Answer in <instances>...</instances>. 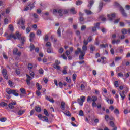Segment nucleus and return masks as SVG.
Listing matches in <instances>:
<instances>
[{"label":"nucleus","mask_w":130,"mask_h":130,"mask_svg":"<svg viewBox=\"0 0 130 130\" xmlns=\"http://www.w3.org/2000/svg\"><path fill=\"white\" fill-rule=\"evenodd\" d=\"M7 38L8 39H11V38H14V39H19V40H20V41H22V44L23 45L25 44V42H26V38L25 37H22V35L21 34H19V32H16L15 35H10L7 36Z\"/></svg>","instance_id":"nucleus-1"},{"label":"nucleus","mask_w":130,"mask_h":130,"mask_svg":"<svg viewBox=\"0 0 130 130\" xmlns=\"http://www.w3.org/2000/svg\"><path fill=\"white\" fill-rule=\"evenodd\" d=\"M7 74H8V71H7V69H3L2 70V74L4 78H5L6 80H8V79H9V77L8 76Z\"/></svg>","instance_id":"nucleus-2"},{"label":"nucleus","mask_w":130,"mask_h":130,"mask_svg":"<svg viewBox=\"0 0 130 130\" xmlns=\"http://www.w3.org/2000/svg\"><path fill=\"white\" fill-rule=\"evenodd\" d=\"M26 83L28 86H30L31 85V82L30 81L34 78L32 77V76H30V75L28 74H26Z\"/></svg>","instance_id":"nucleus-3"},{"label":"nucleus","mask_w":130,"mask_h":130,"mask_svg":"<svg viewBox=\"0 0 130 130\" xmlns=\"http://www.w3.org/2000/svg\"><path fill=\"white\" fill-rule=\"evenodd\" d=\"M119 11L121 12V14L122 15L123 17H127V14L125 13V11L124 9L122 7H119Z\"/></svg>","instance_id":"nucleus-4"},{"label":"nucleus","mask_w":130,"mask_h":130,"mask_svg":"<svg viewBox=\"0 0 130 130\" xmlns=\"http://www.w3.org/2000/svg\"><path fill=\"white\" fill-rule=\"evenodd\" d=\"M119 95L122 99V100H124V99L125 98V91L123 90L122 91H120L119 92Z\"/></svg>","instance_id":"nucleus-5"},{"label":"nucleus","mask_w":130,"mask_h":130,"mask_svg":"<svg viewBox=\"0 0 130 130\" xmlns=\"http://www.w3.org/2000/svg\"><path fill=\"white\" fill-rule=\"evenodd\" d=\"M116 14L115 13L111 14V15L108 14L107 17L110 21H112L113 18H115Z\"/></svg>","instance_id":"nucleus-6"},{"label":"nucleus","mask_w":130,"mask_h":130,"mask_svg":"<svg viewBox=\"0 0 130 130\" xmlns=\"http://www.w3.org/2000/svg\"><path fill=\"white\" fill-rule=\"evenodd\" d=\"M16 104H17V103L16 102L10 103L8 105V107H9L10 109H13L15 107L14 105H16Z\"/></svg>","instance_id":"nucleus-7"},{"label":"nucleus","mask_w":130,"mask_h":130,"mask_svg":"<svg viewBox=\"0 0 130 130\" xmlns=\"http://www.w3.org/2000/svg\"><path fill=\"white\" fill-rule=\"evenodd\" d=\"M25 22H26V20L24 18H21L19 19V21L17 22V24L18 25L20 24L21 25H25Z\"/></svg>","instance_id":"nucleus-8"},{"label":"nucleus","mask_w":130,"mask_h":130,"mask_svg":"<svg viewBox=\"0 0 130 130\" xmlns=\"http://www.w3.org/2000/svg\"><path fill=\"white\" fill-rule=\"evenodd\" d=\"M86 53L81 51V53H80V55H79V59L80 60H84V56H85V54Z\"/></svg>","instance_id":"nucleus-9"},{"label":"nucleus","mask_w":130,"mask_h":130,"mask_svg":"<svg viewBox=\"0 0 130 130\" xmlns=\"http://www.w3.org/2000/svg\"><path fill=\"white\" fill-rule=\"evenodd\" d=\"M85 87H87V83L86 82H83L80 86L81 90H85Z\"/></svg>","instance_id":"nucleus-10"},{"label":"nucleus","mask_w":130,"mask_h":130,"mask_svg":"<svg viewBox=\"0 0 130 130\" xmlns=\"http://www.w3.org/2000/svg\"><path fill=\"white\" fill-rule=\"evenodd\" d=\"M108 47V44L106 43L105 44H101L100 45V48H107Z\"/></svg>","instance_id":"nucleus-11"},{"label":"nucleus","mask_w":130,"mask_h":130,"mask_svg":"<svg viewBox=\"0 0 130 130\" xmlns=\"http://www.w3.org/2000/svg\"><path fill=\"white\" fill-rule=\"evenodd\" d=\"M116 52L119 53H122L123 52V49H122V47H119L117 49Z\"/></svg>","instance_id":"nucleus-12"},{"label":"nucleus","mask_w":130,"mask_h":130,"mask_svg":"<svg viewBox=\"0 0 130 130\" xmlns=\"http://www.w3.org/2000/svg\"><path fill=\"white\" fill-rule=\"evenodd\" d=\"M88 50V47L86 45H83L82 46V51L86 53V51Z\"/></svg>","instance_id":"nucleus-13"},{"label":"nucleus","mask_w":130,"mask_h":130,"mask_svg":"<svg viewBox=\"0 0 130 130\" xmlns=\"http://www.w3.org/2000/svg\"><path fill=\"white\" fill-rule=\"evenodd\" d=\"M60 108L62 110H64V109H66V103H64V102H62L61 103Z\"/></svg>","instance_id":"nucleus-14"},{"label":"nucleus","mask_w":130,"mask_h":130,"mask_svg":"<svg viewBox=\"0 0 130 130\" xmlns=\"http://www.w3.org/2000/svg\"><path fill=\"white\" fill-rule=\"evenodd\" d=\"M70 11L71 14H73V15H75V14H77V11H76L75 8H72L71 9H70Z\"/></svg>","instance_id":"nucleus-15"},{"label":"nucleus","mask_w":130,"mask_h":130,"mask_svg":"<svg viewBox=\"0 0 130 130\" xmlns=\"http://www.w3.org/2000/svg\"><path fill=\"white\" fill-rule=\"evenodd\" d=\"M89 4L87 6V7L88 8H89V9H91V8H92V6H93V5H94V0H91L89 2Z\"/></svg>","instance_id":"nucleus-16"},{"label":"nucleus","mask_w":130,"mask_h":130,"mask_svg":"<svg viewBox=\"0 0 130 130\" xmlns=\"http://www.w3.org/2000/svg\"><path fill=\"white\" fill-rule=\"evenodd\" d=\"M82 49L80 48H77V50L75 51L76 55H79V53H81Z\"/></svg>","instance_id":"nucleus-17"},{"label":"nucleus","mask_w":130,"mask_h":130,"mask_svg":"<svg viewBox=\"0 0 130 130\" xmlns=\"http://www.w3.org/2000/svg\"><path fill=\"white\" fill-rule=\"evenodd\" d=\"M6 92L8 94V95H11V94L12 93L13 90L10 89V88H7L6 90Z\"/></svg>","instance_id":"nucleus-18"},{"label":"nucleus","mask_w":130,"mask_h":130,"mask_svg":"<svg viewBox=\"0 0 130 130\" xmlns=\"http://www.w3.org/2000/svg\"><path fill=\"white\" fill-rule=\"evenodd\" d=\"M35 109L37 112H41V108L39 107V106H37L35 107Z\"/></svg>","instance_id":"nucleus-19"},{"label":"nucleus","mask_w":130,"mask_h":130,"mask_svg":"<svg viewBox=\"0 0 130 130\" xmlns=\"http://www.w3.org/2000/svg\"><path fill=\"white\" fill-rule=\"evenodd\" d=\"M95 49L96 47L94 46H93V45H92L90 46V53H93V52H94V51L95 50Z\"/></svg>","instance_id":"nucleus-20"},{"label":"nucleus","mask_w":130,"mask_h":130,"mask_svg":"<svg viewBox=\"0 0 130 130\" xmlns=\"http://www.w3.org/2000/svg\"><path fill=\"white\" fill-rule=\"evenodd\" d=\"M46 100H48V101H49L50 102H51L52 103H54V100H53V99L52 98H49L48 96H47L46 98Z\"/></svg>","instance_id":"nucleus-21"},{"label":"nucleus","mask_w":130,"mask_h":130,"mask_svg":"<svg viewBox=\"0 0 130 130\" xmlns=\"http://www.w3.org/2000/svg\"><path fill=\"white\" fill-rule=\"evenodd\" d=\"M57 34H58V37H61V31L60 29V27H59L57 31Z\"/></svg>","instance_id":"nucleus-22"},{"label":"nucleus","mask_w":130,"mask_h":130,"mask_svg":"<svg viewBox=\"0 0 130 130\" xmlns=\"http://www.w3.org/2000/svg\"><path fill=\"white\" fill-rule=\"evenodd\" d=\"M84 12L86 13V14H87V15H92V14H93L92 11L87 9L84 10Z\"/></svg>","instance_id":"nucleus-23"},{"label":"nucleus","mask_w":130,"mask_h":130,"mask_svg":"<svg viewBox=\"0 0 130 130\" xmlns=\"http://www.w3.org/2000/svg\"><path fill=\"white\" fill-rule=\"evenodd\" d=\"M12 94H13V95L15 96V97H18V96H19V93H18L15 90H12Z\"/></svg>","instance_id":"nucleus-24"},{"label":"nucleus","mask_w":130,"mask_h":130,"mask_svg":"<svg viewBox=\"0 0 130 130\" xmlns=\"http://www.w3.org/2000/svg\"><path fill=\"white\" fill-rule=\"evenodd\" d=\"M12 94H13V95L15 96V97H18V96H19V93H18L15 90H12Z\"/></svg>","instance_id":"nucleus-25"},{"label":"nucleus","mask_w":130,"mask_h":130,"mask_svg":"<svg viewBox=\"0 0 130 130\" xmlns=\"http://www.w3.org/2000/svg\"><path fill=\"white\" fill-rule=\"evenodd\" d=\"M36 86L39 91L40 90V89L42 88V86H41V85H40L39 83H36Z\"/></svg>","instance_id":"nucleus-26"},{"label":"nucleus","mask_w":130,"mask_h":130,"mask_svg":"<svg viewBox=\"0 0 130 130\" xmlns=\"http://www.w3.org/2000/svg\"><path fill=\"white\" fill-rule=\"evenodd\" d=\"M26 112V110H20L18 111V115H22V114H24L25 112Z\"/></svg>","instance_id":"nucleus-27"},{"label":"nucleus","mask_w":130,"mask_h":130,"mask_svg":"<svg viewBox=\"0 0 130 130\" xmlns=\"http://www.w3.org/2000/svg\"><path fill=\"white\" fill-rule=\"evenodd\" d=\"M103 7V2H101L99 5V10H100V11H101V10H102Z\"/></svg>","instance_id":"nucleus-28"},{"label":"nucleus","mask_w":130,"mask_h":130,"mask_svg":"<svg viewBox=\"0 0 130 130\" xmlns=\"http://www.w3.org/2000/svg\"><path fill=\"white\" fill-rule=\"evenodd\" d=\"M64 114L65 115H67V116H71V112L69 111H66L65 112H63Z\"/></svg>","instance_id":"nucleus-29"},{"label":"nucleus","mask_w":130,"mask_h":130,"mask_svg":"<svg viewBox=\"0 0 130 130\" xmlns=\"http://www.w3.org/2000/svg\"><path fill=\"white\" fill-rule=\"evenodd\" d=\"M28 69L29 71H32V69H33V64L29 63L28 64Z\"/></svg>","instance_id":"nucleus-30"},{"label":"nucleus","mask_w":130,"mask_h":130,"mask_svg":"<svg viewBox=\"0 0 130 130\" xmlns=\"http://www.w3.org/2000/svg\"><path fill=\"white\" fill-rule=\"evenodd\" d=\"M82 4H83V2L81 0H78L76 1V4L77 6H80V5H82Z\"/></svg>","instance_id":"nucleus-31"},{"label":"nucleus","mask_w":130,"mask_h":130,"mask_svg":"<svg viewBox=\"0 0 130 130\" xmlns=\"http://www.w3.org/2000/svg\"><path fill=\"white\" fill-rule=\"evenodd\" d=\"M53 68L54 69H56L57 70H60V67L58 65L56 64H53Z\"/></svg>","instance_id":"nucleus-32"},{"label":"nucleus","mask_w":130,"mask_h":130,"mask_svg":"<svg viewBox=\"0 0 130 130\" xmlns=\"http://www.w3.org/2000/svg\"><path fill=\"white\" fill-rule=\"evenodd\" d=\"M0 106H2V107H4L5 106H8V104H7V103L2 102L0 103Z\"/></svg>","instance_id":"nucleus-33"},{"label":"nucleus","mask_w":130,"mask_h":130,"mask_svg":"<svg viewBox=\"0 0 130 130\" xmlns=\"http://www.w3.org/2000/svg\"><path fill=\"white\" fill-rule=\"evenodd\" d=\"M121 32L122 34L125 35L127 33V30H126V29L125 28H123V29H122Z\"/></svg>","instance_id":"nucleus-34"},{"label":"nucleus","mask_w":130,"mask_h":130,"mask_svg":"<svg viewBox=\"0 0 130 130\" xmlns=\"http://www.w3.org/2000/svg\"><path fill=\"white\" fill-rule=\"evenodd\" d=\"M35 48V47L34 46V45H33V44H30V51H32Z\"/></svg>","instance_id":"nucleus-35"},{"label":"nucleus","mask_w":130,"mask_h":130,"mask_svg":"<svg viewBox=\"0 0 130 130\" xmlns=\"http://www.w3.org/2000/svg\"><path fill=\"white\" fill-rule=\"evenodd\" d=\"M114 85L115 86V87L116 88H117L119 86V84H118V81H115V82L114 83Z\"/></svg>","instance_id":"nucleus-36"},{"label":"nucleus","mask_w":130,"mask_h":130,"mask_svg":"<svg viewBox=\"0 0 130 130\" xmlns=\"http://www.w3.org/2000/svg\"><path fill=\"white\" fill-rule=\"evenodd\" d=\"M58 14H59V16H60V17H62L63 15H62V9H59V10H58Z\"/></svg>","instance_id":"nucleus-37"},{"label":"nucleus","mask_w":130,"mask_h":130,"mask_svg":"<svg viewBox=\"0 0 130 130\" xmlns=\"http://www.w3.org/2000/svg\"><path fill=\"white\" fill-rule=\"evenodd\" d=\"M92 101L93 102H96V101H97V100H98V98H97V96L94 95L92 96Z\"/></svg>","instance_id":"nucleus-38"},{"label":"nucleus","mask_w":130,"mask_h":130,"mask_svg":"<svg viewBox=\"0 0 130 130\" xmlns=\"http://www.w3.org/2000/svg\"><path fill=\"white\" fill-rule=\"evenodd\" d=\"M93 101V97L88 96L87 98V102H92Z\"/></svg>","instance_id":"nucleus-39"},{"label":"nucleus","mask_w":130,"mask_h":130,"mask_svg":"<svg viewBox=\"0 0 130 130\" xmlns=\"http://www.w3.org/2000/svg\"><path fill=\"white\" fill-rule=\"evenodd\" d=\"M44 114H45L46 116H49V114H48V112H47V110H46V109L44 110Z\"/></svg>","instance_id":"nucleus-40"},{"label":"nucleus","mask_w":130,"mask_h":130,"mask_svg":"<svg viewBox=\"0 0 130 130\" xmlns=\"http://www.w3.org/2000/svg\"><path fill=\"white\" fill-rule=\"evenodd\" d=\"M89 43L88 41H87L86 39H84L83 40V45H85L87 46V45H88V44Z\"/></svg>","instance_id":"nucleus-41"},{"label":"nucleus","mask_w":130,"mask_h":130,"mask_svg":"<svg viewBox=\"0 0 130 130\" xmlns=\"http://www.w3.org/2000/svg\"><path fill=\"white\" fill-rule=\"evenodd\" d=\"M47 52H48V53H52V49H51V48H47Z\"/></svg>","instance_id":"nucleus-42"},{"label":"nucleus","mask_w":130,"mask_h":130,"mask_svg":"<svg viewBox=\"0 0 130 130\" xmlns=\"http://www.w3.org/2000/svg\"><path fill=\"white\" fill-rule=\"evenodd\" d=\"M29 73L31 77H32V78H34V76H35V74L33 71H32V70L29 71Z\"/></svg>","instance_id":"nucleus-43"},{"label":"nucleus","mask_w":130,"mask_h":130,"mask_svg":"<svg viewBox=\"0 0 130 130\" xmlns=\"http://www.w3.org/2000/svg\"><path fill=\"white\" fill-rule=\"evenodd\" d=\"M77 101H78L79 104L81 105V106H82L83 105V102L81 101V99H78Z\"/></svg>","instance_id":"nucleus-44"},{"label":"nucleus","mask_w":130,"mask_h":130,"mask_svg":"<svg viewBox=\"0 0 130 130\" xmlns=\"http://www.w3.org/2000/svg\"><path fill=\"white\" fill-rule=\"evenodd\" d=\"M123 74L122 73V72H120V73H118V75H117V76H118V78H122V77H123Z\"/></svg>","instance_id":"nucleus-45"},{"label":"nucleus","mask_w":130,"mask_h":130,"mask_svg":"<svg viewBox=\"0 0 130 130\" xmlns=\"http://www.w3.org/2000/svg\"><path fill=\"white\" fill-rule=\"evenodd\" d=\"M20 91L22 94H26V90L24 88H21Z\"/></svg>","instance_id":"nucleus-46"},{"label":"nucleus","mask_w":130,"mask_h":130,"mask_svg":"<svg viewBox=\"0 0 130 130\" xmlns=\"http://www.w3.org/2000/svg\"><path fill=\"white\" fill-rule=\"evenodd\" d=\"M80 99L81 100L82 102L84 103V102H85V100L86 99V96H82Z\"/></svg>","instance_id":"nucleus-47"},{"label":"nucleus","mask_w":130,"mask_h":130,"mask_svg":"<svg viewBox=\"0 0 130 130\" xmlns=\"http://www.w3.org/2000/svg\"><path fill=\"white\" fill-rule=\"evenodd\" d=\"M129 75H130V72H128L127 73L124 74V77L126 78V79H127V78L129 77Z\"/></svg>","instance_id":"nucleus-48"},{"label":"nucleus","mask_w":130,"mask_h":130,"mask_svg":"<svg viewBox=\"0 0 130 130\" xmlns=\"http://www.w3.org/2000/svg\"><path fill=\"white\" fill-rule=\"evenodd\" d=\"M68 67H65L64 68V70L62 71V73L64 75H66V74H68V72L67 71V70L66 69H67Z\"/></svg>","instance_id":"nucleus-49"},{"label":"nucleus","mask_w":130,"mask_h":130,"mask_svg":"<svg viewBox=\"0 0 130 130\" xmlns=\"http://www.w3.org/2000/svg\"><path fill=\"white\" fill-rule=\"evenodd\" d=\"M43 119H44L43 121H46V122H48V118H47L46 116H44Z\"/></svg>","instance_id":"nucleus-50"},{"label":"nucleus","mask_w":130,"mask_h":130,"mask_svg":"<svg viewBox=\"0 0 130 130\" xmlns=\"http://www.w3.org/2000/svg\"><path fill=\"white\" fill-rule=\"evenodd\" d=\"M109 123H110V126H111L112 127H114L115 125H114V123L113 122V121H110Z\"/></svg>","instance_id":"nucleus-51"},{"label":"nucleus","mask_w":130,"mask_h":130,"mask_svg":"<svg viewBox=\"0 0 130 130\" xmlns=\"http://www.w3.org/2000/svg\"><path fill=\"white\" fill-rule=\"evenodd\" d=\"M120 59H121V57H116L115 58V61H119V60H120Z\"/></svg>","instance_id":"nucleus-52"},{"label":"nucleus","mask_w":130,"mask_h":130,"mask_svg":"<svg viewBox=\"0 0 130 130\" xmlns=\"http://www.w3.org/2000/svg\"><path fill=\"white\" fill-rule=\"evenodd\" d=\"M7 120V118H0V121L2 122H5Z\"/></svg>","instance_id":"nucleus-53"},{"label":"nucleus","mask_w":130,"mask_h":130,"mask_svg":"<svg viewBox=\"0 0 130 130\" xmlns=\"http://www.w3.org/2000/svg\"><path fill=\"white\" fill-rule=\"evenodd\" d=\"M114 113H115V114H119V111L118 110V109H116L114 111Z\"/></svg>","instance_id":"nucleus-54"},{"label":"nucleus","mask_w":130,"mask_h":130,"mask_svg":"<svg viewBox=\"0 0 130 130\" xmlns=\"http://www.w3.org/2000/svg\"><path fill=\"white\" fill-rule=\"evenodd\" d=\"M46 46H47V47H50V46H51V43L49 42H47L46 44Z\"/></svg>","instance_id":"nucleus-55"},{"label":"nucleus","mask_w":130,"mask_h":130,"mask_svg":"<svg viewBox=\"0 0 130 130\" xmlns=\"http://www.w3.org/2000/svg\"><path fill=\"white\" fill-rule=\"evenodd\" d=\"M76 78H77V74H74L73 75V80L74 82H75V81H76Z\"/></svg>","instance_id":"nucleus-56"},{"label":"nucleus","mask_w":130,"mask_h":130,"mask_svg":"<svg viewBox=\"0 0 130 130\" xmlns=\"http://www.w3.org/2000/svg\"><path fill=\"white\" fill-rule=\"evenodd\" d=\"M36 94L38 96V97H39V96H41V92H40V91H39V90L36 92Z\"/></svg>","instance_id":"nucleus-57"},{"label":"nucleus","mask_w":130,"mask_h":130,"mask_svg":"<svg viewBox=\"0 0 130 130\" xmlns=\"http://www.w3.org/2000/svg\"><path fill=\"white\" fill-rule=\"evenodd\" d=\"M92 40H93V38H92V36H90L87 39V41H88V42H91Z\"/></svg>","instance_id":"nucleus-58"},{"label":"nucleus","mask_w":130,"mask_h":130,"mask_svg":"<svg viewBox=\"0 0 130 130\" xmlns=\"http://www.w3.org/2000/svg\"><path fill=\"white\" fill-rule=\"evenodd\" d=\"M109 118H110V117H109V116L106 115L105 116V120H106L107 121H108V119H109Z\"/></svg>","instance_id":"nucleus-59"},{"label":"nucleus","mask_w":130,"mask_h":130,"mask_svg":"<svg viewBox=\"0 0 130 130\" xmlns=\"http://www.w3.org/2000/svg\"><path fill=\"white\" fill-rule=\"evenodd\" d=\"M30 32H31V28L28 27L26 28V32L27 33H30Z\"/></svg>","instance_id":"nucleus-60"},{"label":"nucleus","mask_w":130,"mask_h":130,"mask_svg":"<svg viewBox=\"0 0 130 130\" xmlns=\"http://www.w3.org/2000/svg\"><path fill=\"white\" fill-rule=\"evenodd\" d=\"M28 6L30 7V10H32V9L34 8V3H32V4H29Z\"/></svg>","instance_id":"nucleus-61"},{"label":"nucleus","mask_w":130,"mask_h":130,"mask_svg":"<svg viewBox=\"0 0 130 130\" xmlns=\"http://www.w3.org/2000/svg\"><path fill=\"white\" fill-rule=\"evenodd\" d=\"M17 53H18V49L16 48L13 51V54L16 55L17 54Z\"/></svg>","instance_id":"nucleus-62"},{"label":"nucleus","mask_w":130,"mask_h":130,"mask_svg":"<svg viewBox=\"0 0 130 130\" xmlns=\"http://www.w3.org/2000/svg\"><path fill=\"white\" fill-rule=\"evenodd\" d=\"M44 72V71L42 69H40L39 70V74H43V72Z\"/></svg>","instance_id":"nucleus-63"},{"label":"nucleus","mask_w":130,"mask_h":130,"mask_svg":"<svg viewBox=\"0 0 130 130\" xmlns=\"http://www.w3.org/2000/svg\"><path fill=\"white\" fill-rule=\"evenodd\" d=\"M63 48H60L59 50V52L61 54L62 52H63Z\"/></svg>","instance_id":"nucleus-64"}]
</instances>
